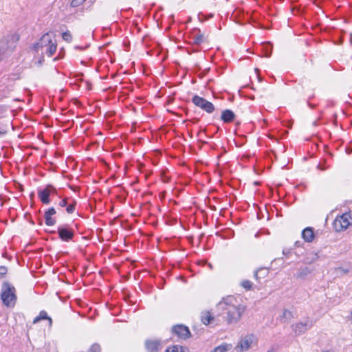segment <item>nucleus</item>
Instances as JSON below:
<instances>
[{"label": "nucleus", "instance_id": "1", "mask_svg": "<svg viewBox=\"0 0 352 352\" xmlns=\"http://www.w3.org/2000/svg\"><path fill=\"white\" fill-rule=\"evenodd\" d=\"M218 308L222 310V317L227 324L238 322L245 311V307L240 303L233 296H228L219 302Z\"/></svg>", "mask_w": 352, "mask_h": 352}, {"label": "nucleus", "instance_id": "2", "mask_svg": "<svg viewBox=\"0 0 352 352\" xmlns=\"http://www.w3.org/2000/svg\"><path fill=\"white\" fill-rule=\"evenodd\" d=\"M1 298L7 307H13L17 299L15 287L8 282H4L1 286Z\"/></svg>", "mask_w": 352, "mask_h": 352}, {"label": "nucleus", "instance_id": "3", "mask_svg": "<svg viewBox=\"0 0 352 352\" xmlns=\"http://www.w3.org/2000/svg\"><path fill=\"white\" fill-rule=\"evenodd\" d=\"M18 39L17 36L12 34L0 41V60L14 50Z\"/></svg>", "mask_w": 352, "mask_h": 352}, {"label": "nucleus", "instance_id": "4", "mask_svg": "<svg viewBox=\"0 0 352 352\" xmlns=\"http://www.w3.org/2000/svg\"><path fill=\"white\" fill-rule=\"evenodd\" d=\"M314 325L313 320L309 318H304L300 322L292 326V330L296 336L305 333L310 329Z\"/></svg>", "mask_w": 352, "mask_h": 352}, {"label": "nucleus", "instance_id": "5", "mask_svg": "<svg viewBox=\"0 0 352 352\" xmlns=\"http://www.w3.org/2000/svg\"><path fill=\"white\" fill-rule=\"evenodd\" d=\"M192 102L197 107L201 108L208 113H212L215 109L214 106L212 102L197 95L192 97Z\"/></svg>", "mask_w": 352, "mask_h": 352}, {"label": "nucleus", "instance_id": "6", "mask_svg": "<svg viewBox=\"0 0 352 352\" xmlns=\"http://www.w3.org/2000/svg\"><path fill=\"white\" fill-rule=\"evenodd\" d=\"M352 224V216L350 213H344L340 217H338L334 221V226L338 231L346 229Z\"/></svg>", "mask_w": 352, "mask_h": 352}, {"label": "nucleus", "instance_id": "7", "mask_svg": "<svg viewBox=\"0 0 352 352\" xmlns=\"http://www.w3.org/2000/svg\"><path fill=\"white\" fill-rule=\"evenodd\" d=\"M254 342L255 337L254 335H247L241 339L236 347L239 349L240 351H245L252 347Z\"/></svg>", "mask_w": 352, "mask_h": 352}, {"label": "nucleus", "instance_id": "8", "mask_svg": "<svg viewBox=\"0 0 352 352\" xmlns=\"http://www.w3.org/2000/svg\"><path fill=\"white\" fill-rule=\"evenodd\" d=\"M57 232L60 239L64 241L72 240L74 236V230L67 226H59Z\"/></svg>", "mask_w": 352, "mask_h": 352}, {"label": "nucleus", "instance_id": "9", "mask_svg": "<svg viewBox=\"0 0 352 352\" xmlns=\"http://www.w3.org/2000/svg\"><path fill=\"white\" fill-rule=\"evenodd\" d=\"M52 37L53 33L48 32L45 34L40 41L35 45L34 48L36 51H38L40 48L45 49L47 46H48L50 43H52Z\"/></svg>", "mask_w": 352, "mask_h": 352}, {"label": "nucleus", "instance_id": "10", "mask_svg": "<svg viewBox=\"0 0 352 352\" xmlns=\"http://www.w3.org/2000/svg\"><path fill=\"white\" fill-rule=\"evenodd\" d=\"M173 332L175 333L179 338L182 339H187L190 336L189 329L183 325L177 324L173 327Z\"/></svg>", "mask_w": 352, "mask_h": 352}, {"label": "nucleus", "instance_id": "11", "mask_svg": "<svg viewBox=\"0 0 352 352\" xmlns=\"http://www.w3.org/2000/svg\"><path fill=\"white\" fill-rule=\"evenodd\" d=\"M190 38L192 45H199L205 42V37L199 29H195L191 32Z\"/></svg>", "mask_w": 352, "mask_h": 352}, {"label": "nucleus", "instance_id": "12", "mask_svg": "<svg viewBox=\"0 0 352 352\" xmlns=\"http://www.w3.org/2000/svg\"><path fill=\"white\" fill-rule=\"evenodd\" d=\"M144 345L148 352H157L161 346V340L148 339L145 340Z\"/></svg>", "mask_w": 352, "mask_h": 352}, {"label": "nucleus", "instance_id": "13", "mask_svg": "<svg viewBox=\"0 0 352 352\" xmlns=\"http://www.w3.org/2000/svg\"><path fill=\"white\" fill-rule=\"evenodd\" d=\"M50 195V191L48 190L47 186L43 190H38V196L40 198L41 202L44 204H49L50 199L49 198Z\"/></svg>", "mask_w": 352, "mask_h": 352}, {"label": "nucleus", "instance_id": "14", "mask_svg": "<svg viewBox=\"0 0 352 352\" xmlns=\"http://www.w3.org/2000/svg\"><path fill=\"white\" fill-rule=\"evenodd\" d=\"M235 118L234 113L230 109L223 110L221 113V119L225 123H230L232 122Z\"/></svg>", "mask_w": 352, "mask_h": 352}, {"label": "nucleus", "instance_id": "15", "mask_svg": "<svg viewBox=\"0 0 352 352\" xmlns=\"http://www.w3.org/2000/svg\"><path fill=\"white\" fill-rule=\"evenodd\" d=\"M314 269L310 268L307 266H305L298 269L295 276L296 278L305 279L309 274L311 273Z\"/></svg>", "mask_w": 352, "mask_h": 352}, {"label": "nucleus", "instance_id": "16", "mask_svg": "<svg viewBox=\"0 0 352 352\" xmlns=\"http://www.w3.org/2000/svg\"><path fill=\"white\" fill-rule=\"evenodd\" d=\"M302 237L307 242H311L314 239V230L311 227L306 228L302 232Z\"/></svg>", "mask_w": 352, "mask_h": 352}, {"label": "nucleus", "instance_id": "17", "mask_svg": "<svg viewBox=\"0 0 352 352\" xmlns=\"http://www.w3.org/2000/svg\"><path fill=\"white\" fill-rule=\"evenodd\" d=\"M47 320L49 321V325L50 326H52V320L50 317H49L47 316V314L45 311H40L39 313V315L38 316H36L34 320H33V323L34 324H36L37 322H38L40 320Z\"/></svg>", "mask_w": 352, "mask_h": 352}, {"label": "nucleus", "instance_id": "18", "mask_svg": "<svg viewBox=\"0 0 352 352\" xmlns=\"http://www.w3.org/2000/svg\"><path fill=\"white\" fill-rule=\"evenodd\" d=\"M268 268L261 267L254 272V277L257 280L265 278L268 275Z\"/></svg>", "mask_w": 352, "mask_h": 352}, {"label": "nucleus", "instance_id": "19", "mask_svg": "<svg viewBox=\"0 0 352 352\" xmlns=\"http://www.w3.org/2000/svg\"><path fill=\"white\" fill-rule=\"evenodd\" d=\"M164 352H189V349L184 346L173 345L167 348Z\"/></svg>", "mask_w": 352, "mask_h": 352}, {"label": "nucleus", "instance_id": "20", "mask_svg": "<svg viewBox=\"0 0 352 352\" xmlns=\"http://www.w3.org/2000/svg\"><path fill=\"white\" fill-rule=\"evenodd\" d=\"M201 322L204 324H209L212 320H214V317L212 314L209 311H204L201 313Z\"/></svg>", "mask_w": 352, "mask_h": 352}, {"label": "nucleus", "instance_id": "21", "mask_svg": "<svg viewBox=\"0 0 352 352\" xmlns=\"http://www.w3.org/2000/svg\"><path fill=\"white\" fill-rule=\"evenodd\" d=\"M263 52L264 56L269 58L271 56L272 53V45L270 43H265L262 44Z\"/></svg>", "mask_w": 352, "mask_h": 352}, {"label": "nucleus", "instance_id": "22", "mask_svg": "<svg viewBox=\"0 0 352 352\" xmlns=\"http://www.w3.org/2000/svg\"><path fill=\"white\" fill-rule=\"evenodd\" d=\"M56 50V44L54 43H50L48 46H47L45 49L42 50V52H44L48 55V56H52Z\"/></svg>", "mask_w": 352, "mask_h": 352}, {"label": "nucleus", "instance_id": "23", "mask_svg": "<svg viewBox=\"0 0 352 352\" xmlns=\"http://www.w3.org/2000/svg\"><path fill=\"white\" fill-rule=\"evenodd\" d=\"M232 348L230 344H223L215 347L211 352H226Z\"/></svg>", "mask_w": 352, "mask_h": 352}, {"label": "nucleus", "instance_id": "24", "mask_svg": "<svg viewBox=\"0 0 352 352\" xmlns=\"http://www.w3.org/2000/svg\"><path fill=\"white\" fill-rule=\"evenodd\" d=\"M293 317L292 313L287 310L284 309L282 316H280V320L282 322H285L289 320Z\"/></svg>", "mask_w": 352, "mask_h": 352}, {"label": "nucleus", "instance_id": "25", "mask_svg": "<svg viewBox=\"0 0 352 352\" xmlns=\"http://www.w3.org/2000/svg\"><path fill=\"white\" fill-rule=\"evenodd\" d=\"M44 217L45 219V223L47 226H52L56 223V220L52 217L51 214L48 215L47 212H45Z\"/></svg>", "mask_w": 352, "mask_h": 352}, {"label": "nucleus", "instance_id": "26", "mask_svg": "<svg viewBox=\"0 0 352 352\" xmlns=\"http://www.w3.org/2000/svg\"><path fill=\"white\" fill-rule=\"evenodd\" d=\"M62 37L63 40H65L67 42H71L72 41V35L70 33L69 31H67L63 33Z\"/></svg>", "mask_w": 352, "mask_h": 352}, {"label": "nucleus", "instance_id": "27", "mask_svg": "<svg viewBox=\"0 0 352 352\" xmlns=\"http://www.w3.org/2000/svg\"><path fill=\"white\" fill-rule=\"evenodd\" d=\"M76 201H74L72 204L67 206L66 211L69 214H72L75 210Z\"/></svg>", "mask_w": 352, "mask_h": 352}, {"label": "nucleus", "instance_id": "28", "mask_svg": "<svg viewBox=\"0 0 352 352\" xmlns=\"http://www.w3.org/2000/svg\"><path fill=\"white\" fill-rule=\"evenodd\" d=\"M252 283L250 280H243L241 283V286L244 287L245 289L250 290L252 288Z\"/></svg>", "mask_w": 352, "mask_h": 352}, {"label": "nucleus", "instance_id": "29", "mask_svg": "<svg viewBox=\"0 0 352 352\" xmlns=\"http://www.w3.org/2000/svg\"><path fill=\"white\" fill-rule=\"evenodd\" d=\"M100 346L98 344H94L91 346L89 352H100Z\"/></svg>", "mask_w": 352, "mask_h": 352}, {"label": "nucleus", "instance_id": "30", "mask_svg": "<svg viewBox=\"0 0 352 352\" xmlns=\"http://www.w3.org/2000/svg\"><path fill=\"white\" fill-rule=\"evenodd\" d=\"M85 1V0H73L71 3V6L72 7H77L80 4L83 3Z\"/></svg>", "mask_w": 352, "mask_h": 352}, {"label": "nucleus", "instance_id": "31", "mask_svg": "<svg viewBox=\"0 0 352 352\" xmlns=\"http://www.w3.org/2000/svg\"><path fill=\"white\" fill-rule=\"evenodd\" d=\"M7 268L5 266H0V276H4L7 274Z\"/></svg>", "mask_w": 352, "mask_h": 352}, {"label": "nucleus", "instance_id": "32", "mask_svg": "<svg viewBox=\"0 0 352 352\" xmlns=\"http://www.w3.org/2000/svg\"><path fill=\"white\" fill-rule=\"evenodd\" d=\"M47 188H48V190L50 191V195L51 194H56L57 193V190L52 185H47L46 186Z\"/></svg>", "mask_w": 352, "mask_h": 352}, {"label": "nucleus", "instance_id": "33", "mask_svg": "<svg viewBox=\"0 0 352 352\" xmlns=\"http://www.w3.org/2000/svg\"><path fill=\"white\" fill-rule=\"evenodd\" d=\"M67 199H64L61 200L58 204L59 206H60L62 208L67 206Z\"/></svg>", "mask_w": 352, "mask_h": 352}, {"label": "nucleus", "instance_id": "34", "mask_svg": "<svg viewBox=\"0 0 352 352\" xmlns=\"http://www.w3.org/2000/svg\"><path fill=\"white\" fill-rule=\"evenodd\" d=\"M49 214H51L52 216L56 214V210L54 208H50L46 211Z\"/></svg>", "mask_w": 352, "mask_h": 352}, {"label": "nucleus", "instance_id": "35", "mask_svg": "<svg viewBox=\"0 0 352 352\" xmlns=\"http://www.w3.org/2000/svg\"><path fill=\"white\" fill-rule=\"evenodd\" d=\"M6 133V131H0V138L4 135Z\"/></svg>", "mask_w": 352, "mask_h": 352}, {"label": "nucleus", "instance_id": "36", "mask_svg": "<svg viewBox=\"0 0 352 352\" xmlns=\"http://www.w3.org/2000/svg\"><path fill=\"white\" fill-rule=\"evenodd\" d=\"M288 253H289V252H286L285 250H283V254L284 255H287V254H288Z\"/></svg>", "mask_w": 352, "mask_h": 352}, {"label": "nucleus", "instance_id": "37", "mask_svg": "<svg viewBox=\"0 0 352 352\" xmlns=\"http://www.w3.org/2000/svg\"><path fill=\"white\" fill-rule=\"evenodd\" d=\"M60 57L58 56V57H56L54 60H58V59H60Z\"/></svg>", "mask_w": 352, "mask_h": 352}, {"label": "nucleus", "instance_id": "38", "mask_svg": "<svg viewBox=\"0 0 352 352\" xmlns=\"http://www.w3.org/2000/svg\"><path fill=\"white\" fill-rule=\"evenodd\" d=\"M267 352H276V351L272 349V350L268 351Z\"/></svg>", "mask_w": 352, "mask_h": 352}, {"label": "nucleus", "instance_id": "39", "mask_svg": "<svg viewBox=\"0 0 352 352\" xmlns=\"http://www.w3.org/2000/svg\"><path fill=\"white\" fill-rule=\"evenodd\" d=\"M318 167L321 169V170H324V168H322L320 166V165L318 166Z\"/></svg>", "mask_w": 352, "mask_h": 352}, {"label": "nucleus", "instance_id": "40", "mask_svg": "<svg viewBox=\"0 0 352 352\" xmlns=\"http://www.w3.org/2000/svg\"><path fill=\"white\" fill-rule=\"evenodd\" d=\"M295 245H296V246H298V241H297V242H296Z\"/></svg>", "mask_w": 352, "mask_h": 352}, {"label": "nucleus", "instance_id": "41", "mask_svg": "<svg viewBox=\"0 0 352 352\" xmlns=\"http://www.w3.org/2000/svg\"><path fill=\"white\" fill-rule=\"evenodd\" d=\"M348 272H349V271H348V270H344V273H347Z\"/></svg>", "mask_w": 352, "mask_h": 352}]
</instances>
